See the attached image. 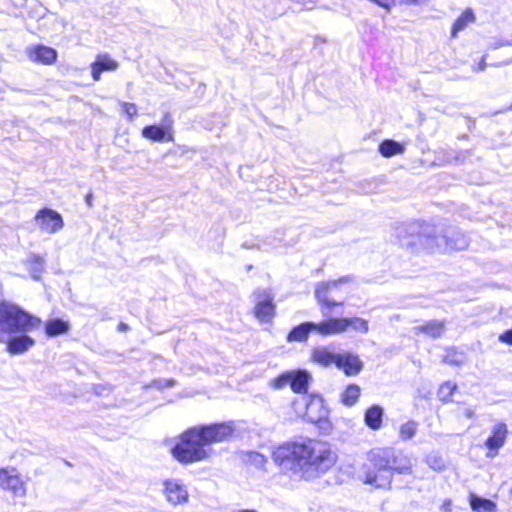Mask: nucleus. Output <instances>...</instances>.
I'll use <instances>...</instances> for the list:
<instances>
[{"label": "nucleus", "mask_w": 512, "mask_h": 512, "mask_svg": "<svg viewBox=\"0 0 512 512\" xmlns=\"http://www.w3.org/2000/svg\"><path fill=\"white\" fill-rule=\"evenodd\" d=\"M235 431L234 421L193 426L181 434L172 454L181 463L203 461L213 454V444L229 441Z\"/></svg>", "instance_id": "f257e3e1"}, {"label": "nucleus", "mask_w": 512, "mask_h": 512, "mask_svg": "<svg viewBox=\"0 0 512 512\" xmlns=\"http://www.w3.org/2000/svg\"><path fill=\"white\" fill-rule=\"evenodd\" d=\"M40 318L27 313L20 307L0 304V343L6 344L11 355H21L34 347L36 341L30 335L40 329Z\"/></svg>", "instance_id": "f03ea898"}, {"label": "nucleus", "mask_w": 512, "mask_h": 512, "mask_svg": "<svg viewBox=\"0 0 512 512\" xmlns=\"http://www.w3.org/2000/svg\"><path fill=\"white\" fill-rule=\"evenodd\" d=\"M300 477L310 480L326 473L336 463V454L326 443L301 440Z\"/></svg>", "instance_id": "7ed1b4c3"}, {"label": "nucleus", "mask_w": 512, "mask_h": 512, "mask_svg": "<svg viewBox=\"0 0 512 512\" xmlns=\"http://www.w3.org/2000/svg\"><path fill=\"white\" fill-rule=\"evenodd\" d=\"M389 452H378L373 450L369 453L368 463L362 467L361 480L377 489H390L393 474L388 469Z\"/></svg>", "instance_id": "20e7f679"}, {"label": "nucleus", "mask_w": 512, "mask_h": 512, "mask_svg": "<svg viewBox=\"0 0 512 512\" xmlns=\"http://www.w3.org/2000/svg\"><path fill=\"white\" fill-rule=\"evenodd\" d=\"M292 406L299 417H303L311 423L318 424L323 430L330 429V423L328 421L329 410L320 396H302L295 399Z\"/></svg>", "instance_id": "39448f33"}, {"label": "nucleus", "mask_w": 512, "mask_h": 512, "mask_svg": "<svg viewBox=\"0 0 512 512\" xmlns=\"http://www.w3.org/2000/svg\"><path fill=\"white\" fill-rule=\"evenodd\" d=\"M301 440L282 444L272 452V459L284 473L299 475L301 471Z\"/></svg>", "instance_id": "423d86ee"}, {"label": "nucleus", "mask_w": 512, "mask_h": 512, "mask_svg": "<svg viewBox=\"0 0 512 512\" xmlns=\"http://www.w3.org/2000/svg\"><path fill=\"white\" fill-rule=\"evenodd\" d=\"M0 489L14 497H25L27 481L17 467L12 465L0 467Z\"/></svg>", "instance_id": "0eeeda50"}, {"label": "nucleus", "mask_w": 512, "mask_h": 512, "mask_svg": "<svg viewBox=\"0 0 512 512\" xmlns=\"http://www.w3.org/2000/svg\"><path fill=\"white\" fill-rule=\"evenodd\" d=\"M349 278H341L339 280L329 281L320 283L315 290V295L322 305V314L328 317L330 308L335 306H341L342 302H338L334 299V296L341 290L343 283L348 282Z\"/></svg>", "instance_id": "6e6552de"}, {"label": "nucleus", "mask_w": 512, "mask_h": 512, "mask_svg": "<svg viewBox=\"0 0 512 512\" xmlns=\"http://www.w3.org/2000/svg\"><path fill=\"white\" fill-rule=\"evenodd\" d=\"M163 495L166 501L172 506H183L189 501L187 485L177 478H170L163 481Z\"/></svg>", "instance_id": "1a4fd4ad"}, {"label": "nucleus", "mask_w": 512, "mask_h": 512, "mask_svg": "<svg viewBox=\"0 0 512 512\" xmlns=\"http://www.w3.org/2000/svg\"><path fill=\"white\" fill-rule=\"evenodd\" d=\"M34 220L37 228L44 234H55L64 227L61 214L50 208L40 209Z\"/></svg>", "instance_id": "9d476101"}, {"label": "nucleus", "mask_w": 512, "mask_h": 512, "mask_svg": "<svg viewBox=\"0 0 512 512\" xmlns=\"http://www.w3.org/2000/svg\"><path fill=\"white\" fill-rule=\"evenodd\" d=\"M255 307L254 314L261 322H269L275 314L273 295L268 289H258L254 293Z\"/></svg>", "instance_id": "9b49d317"}, {"label": "nucleus", "mask_w": 512, "mask_h": 512, "mask_svg": "<svg viewBox=\"0 0 512 512\" xmlns=\"http://www.w3.org/2000/svg\"><path fill=\"white\" fill-rule=\"evenodd\" d=\"M378 452H389L391 454L389 459V466L388 469L390 471L399 473V474H408L411 473L412 470V461L411 459L402 454V453H396L393 449L386 448V449H376Z\"/></svg>", "instance_id": "f8f14e48"}, {"label": "nucleus", "mask_w": 512, "mask_h": 512, "mask_svg": "<svg viewBox=\"0 0 512 512\" xmlns=\"http://www.w3.org/2000/svg\"><path fill=\"white\" fill-rule=\"evenodd\" d=\"M142 136L146 139L162 142V141H173L172 134V121H166L163 126L149 125L142 129Z\"/></svg>", "instance_id": "ddd939ff"}, {"label": "nucleus", "mask_w": 512, "mask_h": 512, "mask_svg": "<svg viewBox=\"0 0 512 512\" xmlns=\"http://www.w3.org/2000/svg\"><path fill=\"white\" fill-rule=\"evenodd\" d=\"M337 368L342 370L346 376H356L363 369V362L359 356L350 352L340 353Z\"/></svg>", "instance_id": "4468645a"}, {"label": "nucleus", "mask_w": 512, "mask_h": 512, "mask_svg": "<svg viewBox=\"0 0 512 512\" xmlns=\"http://www.w3.org/2000/svg\"><path fill=\"white\" fill-rule=\"evenodd\" d=\"M26 53L31 61L44 65L54 63L57 58L56 50L44 45L30 46L27 48Z\"/></svg>", "instance_id": "2eb2a0df"}, {"label": "nucleus", "mask_w": 512, "mask_h": 512, "mask_svg": "<svg viewBox=\"0 0 512 512\" xmlns=\"http://www.w3.org/2000/svg\"><path fill=\"white\" fill-rule=\"evenodd\" d=\"M340 353H336L329 346H318L312 350L311 358L312 361L323 367H329L331 365L337 366Z\"/></svg>", "instance_id": "dca6fc26"}, {"label": "nucleus", "mask_w": 512, "mask_h": 512, "mask_svg": "<svg viewBox=\"0 0 512 512\" xmlns=\"http://www.w3.org/2000/svg\"><path fill=\"white\" fill-rule=\"evenodd\" d=\"M347 331V318H329L316 323V332L322 336L340 334Z\"/></svg>", "instance_id": "f3484780"}, {"label": "nucleus", "mask_w": 512, "mask_h": 512, "mask_svg": "<svg viewBox=\"0 0 512 512\" xmlns=\"http://www.w3.org/2000/svg\"><path fill=\"white\" fill-rule=\"evenodd\" d=\"M118 66V62L108 54H99L96 60L91 64L92 77L95 81H99L103 72L115 71Z\"/></svg>", "instance_id": "a211bd4d"}, {"label": "nucleus", "mask_w": 512, "mask_h": 512, "mask_svg": "<svg viewBox=\"0 0 512 512\" xmlns=\"http://www.w3.org/2000/svg\"><path fill=\"white\" fill-rule=\"evenodd\" d=\"M432 230V228L429 226V225H424L422 227V230L420 232L417 233L416 235V238H417V241L415 240H400L401 241V244L403 246H414L416 245L417 243H419L420 245H423L426 249L430 250V251H434V244H436L437 246H439V240H443L442 237H437V236H431L429 233L430 231Z\"/></svg>", "instance_id": "6ab92c4d"}, {"label": "nucleus", "mask_w": 512, "mask_h": 512, "mask_svg": "<svg viewBox=\"0 0 512 512\" xmlns=\"http://www.w3.org/2000/svg\"><path fill=\"white\" fill-rule=\"evenodd\" d=\"M507 433V426L504 423L496 424L492 429V435L486 440V447L497 451L505 444Z\"/></svg>", "instance_id": "aec40b11"}, {"label": "nucleus", "mask_w": 512, "mask_h": 512, "mask_svg": "<svg viewBox=\"0 0 512 512\" xmlns=\"http://www.w3.org/2000/svg\"><path fill=\"white\" fill-rule=\"evenodd\" d=\"M310 332H316V323H302L291 330V332L288 334L287 340L289 342L306 341Z\"/></svg>", "instance_id": "412c9836"}, {"label": "nucleus", "mask_w": 512, "mask_h": 512, "mask_svg": "<svg viewBox=\"0 0 512 512\" xmlns=\"http://www.w3.org/2000/svg\"><path fill=\"white\" fill-rule=\"evenodd\" d=\"M383 414L384 411L382 407L378 405L371 406L365 412V424L372 430L380 429L382 425Z\"/></svg>", "instance_id": "4be33fe9"}, {"label": "nucleus", "mask_w": 512, "mask_h": 512, "mask_svg": "<svg viewBox=\"0 0 512 512\" xmlns=\"http://www.w3.org/2000/svg\"><path fill=\"white\" fill-rule=\"evenodd\" d=\"M44 264V257L35 253L29 254L25 260V265L35 280H38L44 271Z\"/></svg>", "instance_id": "5701e85b"}, {"label": "nucleus", "mask_w": 512, "mask_h": 512, "mask_svg": "<svg viewBox=\"0 0 512 512\" xmlns=\"http://www.w3.org/2000/svg\"><path fill=\"white\" fill-rule=\"evenodd\" d=\"M470 507L474 512H496L497 505L489 499H485L471 493L469 497Z\"/></svg>", "instance_id": "b1692460"}, {"label": "nucleus", "mask_w": 512, "mask_h": 512, "mask_svg": "<svg viewBox=\"0 0 512 512\" xmlns=\"http://www.w3.org/2000/svg\"><path fill=\"white\" fill-rule=\"evenodd\" d=\"M415 333H424L431 338H438L444 332V323L438 320L429 321L414 328Z\"/></svg>", "instance_id": "393cba45"}, {"label": "nucleus", "mask_w": 512, "mask_h": 512, "mask_svg": "<svg viewBox=\"0 0 512 512\" xmlns=\"http://www.w3.org/2000/svg\"><path fill=\"white\" fill-rule=\"evenodd\" d=\"M70 329L68 321L62 319H52L46 322L45 332L49 337H56L59 335L66 334Z\"/></svg>", "instance_id": "a878e982"}, {"label": "nucleus", "mask_w": 512, "mask_h": 512, "mask_svg": "<svg viewBox=\"0 0 512 512\" xmlns=\"http://www.w3.org/2000/svg\"><path fill=\"white\" fill-rule=\"evenodd\" d=\"M405 151V147L403 144L398 143L394 140H384L379 145V152L384 157H392L398 154H402Z\"/></svg>", "instance_id": "bb28decb"}, {"label": "nucleus", "mask_w": 512, "mask_h": 512, "mask_svg": "<svg viewBox=\"0 0 512 512\" xmlns=\"http://www.w3.org/2000/svg\"><path fill=\"white\" fill-rule=\"evenodd\" d=\"M309 381V374L306 372H292L290 387L296 393L306 392Z\"/></svg>", "instance_id": "cd10ccee"}, {"label": "nucleus", "mask_w": 512, "mask_h": 512, "mask_svg": "<svg viewBox=\"0 0 512 512\" xmlns=\"http://www.w3.org/2000/svg\"><path fill=\"white\" fill-rule=\"evenodd\" d=\"M360 396V387L356 384L349 385L341 395V401L346 406L354 405Z\"/></svg>", "instance_id": "c85d7f7f"}, {"label": "nucleus", "mask_w": 512, "mask_h": 512, "mask_svg": "<svg viewBox=\"0 0 512 512\" xmlns=\"http://www.w3.org/2000/svg\"><path fill=\"white\" fill-rule=\"evenodd\" d=\"M475 21L474 13L471 9H466L455 21L452 33L456 35L457 32L463 30L468 24Z\"/></svg>", "instance_id": "c756f323"}, {"label": "nucleus", "mask_w": 512, "mask_h": 512, "mask_svg": "<svg viewBox=\"0 0 512 512\" xmlns=\"http://www.w3.org/2000/svg\"><path fill=\"white\" fill-rule=\"evenodd\" d=\"M418 424L415 421H408L401 425L399 430V437L402 440L411 439L417 432Z\"/></svg>", "instance_id": "7c9ffc66"}, {"label": "nucleus", "mask_w": 512, "mask_h": 512, "mask_svg": "<svg viewBox=\"0 0 512 512\" xmlns=\"http://www.w3.org/2000/svg\"><path fill=\"white\" fill-rule=\"evenodd\" d=\"M349 328L357 332L367 333L368 322L359 317L347 318V330Z\"/></svg>", "instance_id": "2f4dec72"}, {"label": "nucleus", "mask_w": 512, "mask_h": 512, "mask_svg": "<svg viewBox=\"0 0 512 512\" xmlns=\"http://www.w3.org/2000/svg\"><path fill=\"white\" fill-rule=\"evenodd\" d=\"M456 384L453 382H445L439 388V396L442 400L447 401L456 389Z\"/></svg>", "instance_id": "473e14b6"}, {"label": "nucleus", "mask_w": 512, "mask_h": 512, "mask_svg": "<svg viewBox=\"0 0 512 512\" xmlns=\"http://www.w3.org/2000/svg\"><path fill=\"white\" fill-rule=\"evenodd\" d=\"M292 380V372L283 373L282 375L275 378L272 382L273 387L276 389H281L286 386H290Z\"/></svg>", "instance_id": "72a5a7b5"}, {"label": "nucleus", "mask_w": 512, "mask_h": 512, "mask_svg": "<svg viewBox=\"0 0 512 512\" xmlns=\"http://www.w3.org/2000/svg\"><path fill=\"white\" fill-rule=\"evenodd\" d=\"M247 456L248 461L255 464L256 466L262 467L266 463L265 456L258 452H249Z\"/></svg>", "instance_id": "f704fd0d"}, {"label": "nucleus", "mask_w": 512, "mask_h": 512, "mask_svg": "<svg viewBox=\"0 0 512 512\" xmlns=\"http://www.w3.org/2000/svg\"><path fill=\"white\" fill-rule=\"evenodd\" d=\"M120 105L123 109V112L129 117V119H132L137 115L138 109L134 103L120 102Z\"/></svg>", "instance_id": "c9c22d12"}, {"label": "nucleus", "mask_w": 512, "mask_h": 512, "mask_svg": "<svg viewBox=\"0 0 512 512\" xmlns=\"http://www.w3.org/2000/svg\"><path fill=\"white\" fill-rule=\"evenodd\" d=\"M427 463L432 469L436 471H440L444 468V462L442 458L436 455L429 456L427 459Z\"/></svg>", "instance_id": "e433bc0d"}, {"label": "nucleus", "mask_w": 512, "mask_h": 512, "mask_svg": "<svg viewBox=\"0 0 512 512\" xmlns=\"http://www.w3.org/2000/svg\"><path fill=\"white\" fill-rule=\"evenodd\" d=\"M498 340L502 343L512 345V328L500 334Z\"/></svg>", "instance_id": "4c0bfd02"}, {"label": "nucleus", "mask_w": 512, "mask_h": 512, "mask_svg": "<svg viewBox=\"0 0 512 512\" xmlns=\"http://www.w3.org/2000/svg\"><path fill=\"white\" fill-rule=\"evenodd\" d=\"M462 415L465 416L466 418H473L474 415H475V410L474 408L472 407H465L463 410H462Z\"/></svg>", "instance_id": "58836bf2"}, {"label": "nucleus", "mask_w": 512, "mask_h": 512, "mask_svg": "<svg viewBox=\"0 0 512 512\" xmlns=\"http://www.w3.org/2000/svg\"><path fill=\"white\" fill-rule=\"evenodd\" d=\"M419 225L416 223L410 224L408 227V231L410 235L414 238V234L418 232Z\"/></svg>", "instance_id": "ea45409f"}, {"label": "nucleus", "mask_w": 512, "mask_h": 512, "mask_svg": "<svg viewBox=\"0 0 512 512\" xmlns=\"http://www.w3.org/2000/svg\"><path fill=\"white\" fill-rule=\"evenodd\" d=\"M485 67H486V62H485V58L483 57L479 63L477 70L482 71L485 69Z\"/></svg>", "instance_id": "a19ab883"}, {"label": "nucleus", "mask_w": 512, "mask_h": 512, "mask_svg": "<svg viewBox=\"0 0 512 512\" xmlns=\"http://www.w3.org/2000/svg\"><path fill=\"white\" fill-rule=\"evenodd\" d=\"M511 45L512 46V40L511 41H505V42H501L499 43V45L495 46L496 48L497 47H501V46H509Z\"/></svg>", "instance_id": "79ce46f5"}, {"label": "nucleus", "mask_w": 512, "mask_h": 512, "mask_svg": "<svg viewBox=\"0 0 512 512\" xmlns=\"http://www.w3.org/2000/svg\"><path fill=\"white\" fill-rule=\"evenodd\" d=\"M164 383H165V385H164L165 387H170L174 384L173 380H165Z\"/></svg>", "instance_id": "37998d69"}, {"label": "nucleus", "mask_w": 512, "mask_h": 512, "mask_svg": "<svg viewBox=\"0 0 512 512\" xmlns=\"http://www.w3.org/2000/svg\"><path fill=\"white\" fill-rule=\"evenodd\" d=\"M91 201H92V195H91V194H88V195L86 196V202H87V204H88L89 206H91Z\"/></svg>", "instance_id": "c03bdc74"}, {"label": "nucleus", "mask_w": 512, "mask_h": 512, "mask_svg": "<svg viewBox=\"0 0 512 512\" xmlns=\"http://www.w3.org/2000/svg\"><path fill=\"white\" fill-rule=\"evenodd\" d=\"M236 512H257V511L254 509H240V510H237Z\"/></svg>", "instance_id": "a18cd8bd"}, {"label": "nucleus", "mask_w": 512, "mask_h": 512, "mask_svg": "<svg viewBox=\"0 0 512 512\" xmlns=\"http://www.w3.org/2000/svg\"><path fill=\"white\" fill-rule=\"evenodd\" d=\"M495 455H496V452H495V453H493V454H492V453H488V456H489V457H494Z\"/></svg>", "instance_id": "49530a36"}, {"label": "nucleus", "mask_w": 512, "mask_h": 512, "mask_svg": "<svg viewBox=\"0 0 512 512\" xmlns=\"http://www.w3.org/2000/svg\"><path fill=\"white\" fill-rule=\"evenodd\" d=\"M157 383H158V385H159V387H160V388H162V387H163V386H162V381H158Z\"/></svg>", "instance_id": "de8ad7c7"}, {"label": "nucleus", "mask_w": 512, "mask_h": 512, "mask_svg": "<svg viewBox=\"0 0 512 512\" xmlns=\"http://www.w3.org/2000/svg\"><path fill=\"white\" fill-rule=\"evenodd\" d=\"M120 328H121V329H124V328H125V325H124V324H121V325H120Z\"/></svg>", "instance_id": "09e8293b"}, {"label": "nucleus", "mask_w": 512, "mask_h": 512, "mask_svg": "<svg viewBox=\"0 0 512 512\" xmlns=\"http://www.w3.org/2000/svg\"><path fill=\"white\" fill-rule=\"evenodd\" d=\"M510 110H512V105L509 107Z\"/></svg>", "instance_id": "8fccbe9b"}]
</instances>
